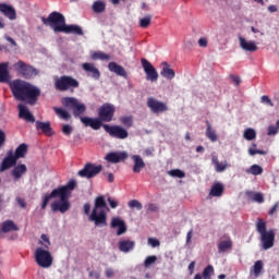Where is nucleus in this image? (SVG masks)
<instances>
[{
	"instance_id": "obj_61",
	"label": "nucleus",
	"mask_w": 279,
	"mask_h": 279,
	"mask_svg": "<svg viewBox=\"0 0 279 279\" xmlns=\"http://www.w3.org/2000/svg\"><path fill=\"white\" fill-rule=\"evenodd\" d=\"M108 203H109V206H111V208H117V206H119V202L112 199V198H108Z\"/></svg>"
},
{
	"instance_id": "obj_48",
	"label": "nucleus",
	"mask_w": 279,
	"mask_h": 279,
	"mask_svg": "<svg viewBox=\"0 0 279 279\" xmlns=\"http://www.w3.org/2000/svg\"><path fill=\"white\" fill-rule=\"evenodd\" d=\"M215 274V268L213 266H207L203 271L204 279H210V276Z\"/></svg>"
},
{
	"instance_id": "obj_45",
	"label": "nucleus",
	"mask_w": 279,
	"mask_h": 279,
	"mask_svg": "<svg viewBox=\"0 0 279 279\" xmlns=\"http://www.w3.org/2000/svg\"><path fill=\"white\" fill-rule=\"evenodd\" d=\"M151 19H153L151 14H147V15L141 17L140 19V27H142L143 29H147V27H149V25H151Z\"/></svg>"
},
{
	"instance_id": "obj_20",
	"label": "nucleus",
	"mask_w": 279,
	"mask_h": 279,
	"mask_svg": "<svg viewBox=\"0 0 279 279\" xmlns=\"http://www.w3.org/2000/svg\"><path fill=\"white\" fill-rule=\"evenodd\" d=\"M0 12L3 14L9 21H16V9L8 3H0Z\"/></svg>"
},
{
	"instance_id": "obj_35",
	"label": "nucleus",
	"mask_w": 279,
	"mask_h": 279,
	"mask_svg": "<svg viewBox=\"0 0 279 279\" xmlns=\"http://www.w3.org/2000/svg\"><path fill=\"white\" fill-rule=\"evenodd\" d=\"M256 130L252 128H247L243 131L242 136L244 141H256Z\"/></svg>"
},
{
	"instance_id": "obj_4",
	"label": "nucleus",
	"mask_w": 279,
	"mask_h": 279,
	"mask_svg": "<svg viewBox=\"0 0 279 279\" xmlns=\"http://www.w3.org/2000/svg\"><path fill=\"white\" fill-rule=\"evenodd\" d=\"M89 221H92L96 228H106V226H108V214H106V199L104 196H99L95 199L92 215H89Z\"/></svg>"
},
{
	"instance_id": "obj_46",
	"label": "nucleus",
	"mask_w": 279,
	"mask_h": 279,
	"mask_svg": "<svg viewBox=\"0 0 279 279\" xmlns=\"http://www.w3.org/2000/svg\"><path fill=\"white\" fill-rule=\"evenodd\" d=\"M157 262H158V256L149 255L144 260V267L146 269H149V267H151V265H155Z\"/></svg>"
},
{
	"instance_id": "obj_40",
	"label": "nucleus",
	"mask_w": 279,
	"mask_h": 279,
	"mask_svg": "<svg viewBox=\"0 0 279 279\" xmlns=\"http://www.w3.org/2000/svg\"><path fill=\"white\" fill-rule=\"evenodd\" d=\"M53 110L60 119H63L64 121H69V119H71V113H69V111L65 109L53 107Z\"/></svg>"
},
{
	"instance_id": "obj_38",
	"label": "nucleus",
	"mask_w": 279,
	"mask_h": 279,
	"mask_svg": "<svg viewBox=\"0 0 279 279\" xmlns=\"http://www.w3.org/2000/svg\"><path fill=\"white\" fill-rule=\"evenodd\" d=\"M245 173H247L248 175H263V167H260L259 165H253L250 168H247L245 170Z\"/></svg>"
},
{
	"instance_id": "obj_42",
	"label": "nucleus",
	"mask_w": 279,
	"mask_h": 279,
	"mask_svg": "<svg viewBox=\"0 0 279 279\" xmlns=\"http://www.w3.org/2000/svg\"><path fill=\"white\" fill-rule=\"evenodd\" d=\"M90 58L92 60H110V54H106L105 52L101 51H92L90 52Z\"/></svg>"
},
{
	"instance_id": "obj_57",
	"label": "nucleus",
	"mask_w": 279,
	"mask_h": 279,
	"mask_svg": "<svg viewBox=\"0 0 279 279\" xmlns=\"http://www.w3.org/2000/svg\"><path fill=\"white\" fill-rule=\"evenodd\" d=\"M52 195H53V192H51L50 194H46V195L44 196L43 202H46V203L49 204V202H50L51 199H56V196H52Z\"/></svg>"
},
{
	"instance_id": "obj_29",
	"label": "nucleus",
	"mask_w": 279,
	"mask_h": 279,
	"mask_svg": "<svg viewBox=\"0 0 279 279\" xmlns=\"http://www.w3.org/2000/svg\"><path fill=\"white\" fill-rule=\"evenodd\" d=\"M132 160L134 161L133 171L134 173H141L145 169V161L138 155H133Z\"/></svg>"
},
{
	"instance_id": "obj_24",
	"label": "nucleus",
	"mask_w": 279,
	"mask_h": 279,
	"mask_svg": "<svg viewBox=\"0 0 279 279\" xmlns=\"http://www.w3.org/2000/svg\"><path fill=\"white\" fill-rule=\"evenodd\" d=\"M118 247L123 254H130V252H132L134 247H136V242L132 240H121L118 243Z\"/></svg>"
},
{
	"instance_id": "obj_63",
	"label": "nucleus",
	"mask_w": 279,
	"mask_h": 279,
	"mask_svg": "<svg viewBox=\"0 0 279 279\" xmlns=\"http://www.w3.org/2000/svg\"><path fill=\"white\" fill-rule=\"evenodd\" d=\"M268 12H270V13H272V14H274L275 12H278V7H277V5H274V4H272V5H269V7H268Z\"/></svg>"
},
{
	"instance_id": "obj_54",
	"label": "nucleus",
	"mask_w": 279,
	"mask_h": 279,
	"mask_svg": "<svg viewBox=\"0 0 279 279\" xmlns=\"http://www.w3.org/2000/svg\"><path fill=\"white\" fill-rule=\"evenodd\" d=\"M260 102L264 104L265 106H270V108H274V102L271 101L269 96H262Z\"/></svg>"
},
{
	"instance_id": "obj_12",
	"label": "nucleus",
	"mask_w": 279,
	"mask_h": 279,
	"mask_svg": "<svg viewBox=\"0 0 279 279\" xmlns=\"http://www.w3.org/2000/svg\"><path fill=\"white\" fill-rule=\"evenodd\" d=\"M141 62H142V66L146 75L147 82H151L153 84H156L159 77L158 70H156V68H154V65L147 59H142Z\"/></svg>"
},
{
	"instance_id": "obj_52",
	"label": "nucleus",
	"mask_w": 279,
	"mask_h": 279,
	"mask_svg": "<svg viewBox=\"0 0 279 279\" xmlns=\"http://www.w3.org/2000/svg\"><path fill=\"white\" fill-rule=\"evenodd\" d=\"M62 133L65 134V136H71V134H73V126L70 124H63Z\"/></svg>"
},
{
	"instance_id": "obj_37",
	"label": "nucleus",
	"mask_w": 279,
	"mask_h": 279,
	"mask_svg": "<svg viewBox=\"0 0 279 279\" xmlns=\"http://www.w3.org/2000/svg\"><path fill=\"white\" fill-rule=\"evenodd\" d=\"M37 130H41L47 136H51V123L49 122H36Z\"/></svg>"
},
{
	"instance_id": "obj_51",
	"label": "nucleus",
	"mask_w": 279,
	"mask_h": 279,
	"mask_svg": "<svg viewBox=\"0 0 279 279\" xmlns=\"http://www.w3.org/2000/svg\"><path fill=\"white\" fill-rule=\"evenodd\" d=\"M120 121L126 128H132V123H134V121L132 120V117H123L120 119Z\"/></svg>"
},
{
	"instance_id": "obj_3",
	"label": "nucleus",
	"mask_w": 279,
	"mask_h": 279,
	"mask_svg": "<svg viewBox=\"0 0 279 279\" xmlns=\"http://www.w3.org/2000/svg\"><path fill=\"white\" fill-rule=\"evenodd\" d=\"M41 21L44 25L50 27L56 34H75L76 36H82V34H84L82 27L75 24L66 25L64 15L59 12H52L47 19L43 17Z\"/></svg>"
},
{
	"instance_id": "obj_34",
	"label": "nucleus",
	"mask_w": 279,
	"mask_h": 279,
	"mask_svg": "<svg viewBox=\"0 0 279 279\" xmlns=\"http://www.w3.org/2000/svg\"><path fill=\"white\" fill-rule=\"evenodd\" d=\"M232 250V240H222L218 244V252L219 254H223Z\"/></svg>"
},
{
	"instance_id": "obj_41",
	"label": "nucleus",
	"mask_w": 279,
	"mask_h": 279,
	"mask_svg": "<svg viewBox=\"0 0 279 279\" xmlns=\"http://www.w3.org/2000/svg\"><path fill=\"white\" fill-rule=\"evenodd\" d=\"M256 154H258L259 156H266L267 151L258 149V145H256V143H253L248 147V155L250 156H256Z\"/></svg>"
},
{
	"instance_id": "obj_21",
	"label": "nucleus",
	"mask_w": 279,
	"mask_h": 279,
	"mask_svg": "<svg viewBox=\"0 0 279 279\" xmlns=\"http://www.w3.org/2000/svg\"><path fill=\"white\" fill-rule=\"evenodd\" d=\"M82 69L87 73L88 77H93V80H99V77H101V72H99V69L93 63H83Z\"/></svg>"
},
{
	"instance_id": "obj_23",
	"label": "nucleus",
	"mask_w": 279,
	"mask_h": 279,
	"mask_svg": "<svg viewBox=\"0 0 279 279\" xmlns=\"http://www.w3.org/2000/svg\"><path fill=\"white\" fill-rule=\"evenodd\" d=\"M19 110H20V119H24V121H27L28 123H34L36 119L34 118V114L29 111L27 106L24 104L19 105Z\"/></svg>"
},
{
	"instance_id": "obj_49",
	"label": "nucleus",
	"mask_w": 279,
	"mask_h": 279,
	"mask_svg": "<svg viewBox=\"0 0 279 279\" xmlns=\"http://www.w3.org/2000/svg\"><path fill=\"white\" fill-rule=\"evenodd\" d=\"M129 208H136V210H143V204L136 199H132L128 203Z\"/></svg>"
},
{
	"instance_id": "obj_44",
	"label": "nucleus",
	"mask_w": 279,
	"mask_h": 279,
	"mask_svg": "<svg viewBox=\"0 0 279 279\" xmlns=\"http://www.w3.org/2000/svg\"><path fill=\"white\" fill-rule=\"evenodd\" d=\"M93 11L96 12V14H101V12H106V2L101 0L95 1L93 4Z\"/></svg>"
},
{
	"instance_id": "obj_31",
	"label": "nucleus",
	"mask_w": 279,
	"mask_h": 279,
	"mask_svg": "<svg viewBox=\"0 0 279 279\" xmlns=\"http://www.w3.org/2000/svg\"><path fill=\"white\" fill-rule=\"evenodd\" d=\"M263 267H265V264H263V260H257L251 268V276H254V278H258L260 274H263Z\"/></svg>"
},
{
	"instance_id": "obj_18",
	"label": "nucleus",
	"mask_w": 279,
	"mask_h": 279,
	"mask_svg": "<svg viewBox=\"0 0 279 279\" xmlns=\"http://www.w3.org/2000/svg\"><path fill=\"white\" fill-rule=\"evenodd\" d=\"M101 121V118L81 117V123H83L85 128H92V130H100L104 125Z\"/></svg>"
},
{
	"instance_id": "obj_11",
	"label": "nucleus",
	"mask_w": 279,
	"mask_h": 279,
	"mask_svg": "<svg viewBox=\"0 0 279 279\" xmlns=\"http://www.w3.org/2000/svg\"><path fill=\"white\" fill-rule=\"evenodd\" d=\"M102 128L105 132L109 134V136H112V138H119L120 141H123L129 136L128 130L121 125L104 124Z\"/></svg>"
},
{
	"instance_id": "obj_15",
	"label": "nucleus",
	"mask_w": 279,
	"mask_h": 279,
	"mask_svg": "<svg viewBox=\"0 0 279 279\" xmlns=\"http://www.w3.org/2000/svg\"><path fill=\"white\" fill-rule=\"evenodd\" d=\"M110 227L113 230H117V236H121L128 232V225H125V220L119 216H113L111 218Z\"/></svg>"
},
{
	"instance_id": "obj_60",
	"label": "nucleus",
	"mask_w": 279,
	"mask_h": 279,
	"mask_svg": "<svg viewBox=\"0 0 279 279\" xmlns=\"http://www.w3.org/2000/svg\"><path fill=\"white\" fill-rule=\"evenodd\" d=\"M4 143H5V132L0 130V147H3Z\"/></svg>"
},
{
	"instance_id": "obj_14",
	"label": "nucleus",
	"mask_w": 279,
	"mask_h": 279,
	"mask_svg": "<svg viewBox=\"0 0 279 279\" xmlns=\"http://www.w3.org/2000/svg\"><path fill=\"white\" fill-rule=\"evenodd\" d=\"M114 106L111 104H104L98 110V117L106 123H110L114 117Z\"/></svg>"
},
{
	"instance_id": "obj_8",
	"label": "nucleus",
	"mask_w": 279,
	"mask_h": 279,
	"mask_svg": "<svg viewBox=\"0 0 279 279\" xmlns=\"http://www.w3.org/2000/svg\"><path fill=\"white\" fill-rule=\"evenodd\" d=\"M54 86L57 90H69L70 88H77L80 82L72 76H61L54 78Z\"/></svg>"
},
{
	"instance_id": "obj_50",
	"label": "nucleus",
	"mask_w": 279,
	"mask_h": 279,
	"mask_svg": "<svg viewBox=\"0 0 279 279\" xmlns=\"http://www.w3.org/2000/svg\"><path fill=\"white\" fill-rule=\"evenodd\" d=\"M279 129L278 125H269L267 128V136H276V134H278Z\"/></svg>"
},
{
	"instance_id": "obj_10",
	"label": "nucleus",
	"mask_w": 279,
	"mask_h": 279,
	"mask_svg": "<svg viewBox=\"0 0 279 279\" xmlns=\"http://www.w3.org/2000/svg\"><path fill=\"white\" fill-rule=\"evenodd\" d=\"M146 106L153 114H165L169 110L167 102L158 100L157 98L149 97L146 100Z\"/></svg>"
},
{
	"instance_id": "obj_39",
	"label": "nucleus",
	"mask_w": 279,
	"mask_h": 279,
	"mask_svg": "<svg viewBox=\"0 0 279 279\" xmlns=\"http://www.w3.org/2000/svg\"><path fill=\"white\" fill-rule=\"evenodd\" d=\"M38 245L44 250H49V247H51V241L49 240V236H47V234H41L38 240Z\"/></svg>"
},
{
	"instance_id": "obj_55",
	"label": "nucleus",
	"mask_w": 279,
	"mask_h": 279,
	"mask_svg": "<svg viewBox=\"0 0 279 279\" xmlns=\"http://www.w3.org/2000/svg\"><path fill=\"white\" fill-rule=\"evenodd\" d=\"M198 46H199V47H203V48L208 47V38H206V37H201V38L198 39Z\"/></svg>"
},
{
	"instance_id": "obj_28",
	"label": "nucleus",
	"mask_w": 279,
	"mask_h": 279,
	"mask_svg": "<svg viewBox=\"0 0 279 279\" xmlns=\"http://www.w3.org/2000/svg\"><path fill=\"white\" fill-rule=\"evenodd\" d=\"M108 69L111 73H116V75H119L120 77H128V72L125 69L117 64V62H110L108 64Z\"/></svg>"
},
{
	"instance_id": "obj_53",
	"label": "nucleus",
	"mask_w": 279,
	"mask_h": 279,
	"mask_svg": "<svg viewBox=\"0 0 279 279\" xmlns=\"http://www.w3.org/2000/svg\"><path fill=\"white\" fill-rule=\"evenodd\" d=\"M147 243L150 247H160V241L155 238H148Z\"/></svg>"
},
{
	"instance_id": "obj_5",
	"label": "nucleus",
	"mask_w": 279,
	"mask_h": 279,
	"mask_svg": "<svg viewBox=\"0 0 279 279\" xmlns=\"http://www.w3.org/2000/svg\"><path fill=\"white\" fill-rule=\"evenodd\" d=\"M256 230L260 236L263 250H271V247H274V241H276V233L274 230H267V222L264 220H258L256 222Z\"/></svg>"
},
{
	"instance_id": "obj_56",
	"label": "nucleus",
	"mask_w": 279,
	"mask_h": 279,
	"mask_svg": "<svg viewBox=\"0 0 279 279\" xmlns=\"http://www.w3.org/2000/svg\"><path fill=\"white\" fill-rule=\"evenodd\" d=\"M114 274H116V271L112 268H107L105 270V275H106L107 278H114Z\"/></svg>"
},
{
	"instance_id": "obj_36",
	"label": "nucleus",
	"mask_w": 279,
	"mask_h": 279,
	"mask_svg": "<svg viewBox=\"0 0 279 279\" xmlns=\"http://www.w3.org/2000/svg\"><path fill=\"white\" fill-rule=\"evenodd\" d=\"M206 137L211 142V143H217L219 137L217 136V132L213 129L210 123L207 122V128H206Z\"/></svg>"
},
{
	"instance_id": "obj_1",
	"label": "nucleus",
	"mask_w": 279,
	"mask_h": 279,
	"mask_svg": "<svg viewBox=\"0 0 279 279\" xmlns=\"http://www.w3.org/2000/svg\"><path fill=\"white\" fill-rule=\"evenodd\" d=\"M10 88L17 101H27L31 106H34L40 97V89L27 81L14 80L10 83Z\"/></svg>"
},
{
	"instance_id": "obj_32",
	"label": "nucleus",
	"mask_w": 279,
	"mask_h": 279,
	"mask_svg": "<svg viewBox=\"0 0 279 279\" xmlns=\"http://www.w3.org/2000/svg\"><path fill=\"white\" fill-rule=\"evenodd\" d=\"M26 155H27V144H21L15 149V153H13V158H15V160H19L20 158H25Z\"/></svg>"
},
{
	"instance_id": "obj_27",
	"label": "nucleus",
	"mask_w": 279,
	"mask_h": 279,
	"mask_svg": "<svg viewBox=\"0 0 279 279\" xmlns=\"http://www.w3.org/2000/svg\"><path fill=\"white\" fill-rule=\"evenodd\" d=\"M25 173H27V166L25 163H20L13 168L11 175L14 180H21Z\"/></svg>"
},
{
	"instance_id": "obj_47",
	"label": "nucleus",
	"mask_w": 279,
	"mask_h": 279,
	"mask_svg": "<svg viewBox=\"0 0 279 279\" xmlns=\"http://www.w3.org/2000/svg\"><path fill=\"white\" fill-rule=\"evenodd\" d=\"M248 197L253 202H257V204H263V202H265V197L263 196V193L250 192Z\"/></svg>"
},
{
	"instance_id": "obj_62",
	"label": "nucleus",
	"mask_w": 279,
	"mask_h": 279,
	"mask_svg": "<svg viewBox=\"0 0 279 279\" xmlns=\"http://www.w3.org/2000/svg\"><path fill=\"white\" fill-rule=\"evenodd\" d=\"M193 239V231L190 230L186 234V244L191 245V240Z\"/></svg>"
},
{
	"instance_id": "obj_58",
	"label": "nucleus",
	"mask_w": 279,
	"mask_h": 279,
	"mask_svg": "<svg viewBox=\"0 0 279 279\" xmlns=\"http://www.w3.org/2000/svg\"><path fill=\"white\" fill-rule=\"evenodd\" d=\"M16 202H17L20 208H26L27 203H25V199L17 197Z\"/></svg>"
},
{
	"instance_id": "obj_19",
	"label": "nucleus",
	"mask_w": 279,
	"mask_h": 279,
	"mask_svg": "<svg viewBox=\"0 0 279 279\" xmlns=\"http://www.w3.org/2000/svg\"><path fill=\"white\" fill-rule=\"evenodd\" d=\"M128 151L109 153L106 155L105 160L117 165L118 162H121V160H128Z\"/></svg>"
},
{
	"instance_id": "obj_26",
	"label": "nucleus",
	"mask_w": 279,
	"mask_h": 279,
	"mask_svg": "<svg viewBox=\"0 0 279 279\" xmlns=\"http://www.w3.org/2000/svg\"><path fill=\"white\" fill-rule=\"evenodd\" d=\"M162 65L163 66L160 71L161 77L169 81L175 80V71L171 69V65H169L167 62H163Z\"/></svg>"
},
{
	"instance_id": "obj_30",
	"label": "nucleus",
	"mask_w": 279,
	"mask_h": 279,
	"mask_svg": "<svg viewBox=\"0 0 279 279\" xmlns=\"http://www.w3.org/2000/svg\"><path fill=\"white\" fill-rule=\"evenodd\" d=\"M10 63H0V82H8L10 80V71H8Z\"/></svg>"
},
{
	"instance_id": "obj_17",
	"label": "nucleus",
	"mask_w": 279,
	"mask_h": 279,
	"mask_svg": "<svg viewBox=\"0 0 279 279\" xmlns=\"http://www.w3.org/2000/svg\"><path fill=\"white\" fill-rule=\"evenodd\" d=\"M16 158L14 157V151L10 150L7 153V156L3 158V160L0 163V173H3V171H8V169H12L14 165H16Z\"/></svg>"
},
{
	"instance_id": "obj_64",
	"label": "nucleus",
	"mask_w": 279,
	"mask_h": 279,
	"mask_svg": "<svg viewBox=\"0 0 279 279\" xmlns=\"http://www.w3.org/2000/svg\"><path fill=\"white\" fill-rule=\"evenodd\" d=\"M89 278L99 279V272H97V271L89 272Z\"/></svg>"
},
{
	"instance_id": "obj_6",
	"label": "nucleus",
	"mask_w": 279,
	"mask_h": 279,
	"mask_svg": "<svg viewBox=\"0 0 279 279\" xmlns=\"http://www.w3.org/2000/svg\"><path fill=\"white\" fill-rule=\"evenodd\" d=\"M11 69L14 73H17V75H22V77H25L26 80H32L33 77H36V75H38L39 73L38 69L25 63V61L23 60L15 61L12 64Z\"/></svg>"
},
{
	"instance_id": "obj_2",
	"label": "nucleus",
	"mask_w": 279,
	"mask_h": 279,
	"mask_svg": "<svg viewBox=\"0 0 279 279\" xmlns=\"http://www.w3.org/2000/svg\"><path fill=\"white\" fill-rule=\"evenodd\" d=\"M75 186H77V183L75 180H71L68 184L52 191V197H54V201L51 204V210L53 213H61L64 215V213H69V210H71V202L69 198L71 197V192Z\"/></svg>"
},
{
	"instance_id": "obj_59",
	"label": "nucleus",
	"mask_w": 279,
	"mask_h": 279,
	"mask_svg": "<svg viewBox=\"0 0 279 279\" xmlns=\"http://www.w3.org/2000/svg\"><path fill=\"white\" fill-rule=\"evenodd\" d=\"M231 82L234 86H239L241 84V77L239 76H231Z\"/></svg>"
},
{
	"instance_id": "obj_33",
	"label": "nucleus",
	"mask_w": 279,
	"mask_h": 279,
	"mask_svg": "<svg viewBox=\"0 0 279 279\" xmlns=\"http://www.w3.org/2000/svg\"><path fill=\"white\" fill-rule=\"evenodd\" d=\"M209 195H211V197H221L223 195V184L215 183L211 186Z\"/></svg>"
},
{
	"instance_id": "obj_25",
	"label": "nucleus",
	"mask_w": 279,
	"mask_h": 279,
	"mask_svg": "<svg viewBox=\"0 0 279 279\" xmlns=\"http://www.w3.org/2000/svg\"><path fill=\"white\" fill-rule=\"evenodd\" d=\"M19 227L12 220H5L0 225V234H8V232H16Z\"/></svg>"
},
{
	"instance_id": "obj_43",
	"label": "nucleus",
	"mask_w": 279,
	"mask_h": 279,
	"mask_svg": "<svg viewBox=\"0 0 279 279\" xmlns=\"http://www.w3.org/2000/svg\"><path fill=\"white\" fill-rule=\"evenodd\" d=\"M167 173L170 178H179V180L186 178V173L181 169H172L169 170Z\"/></svg>"
},
{
	"instance_id": "obj_7",
	"label": "nucleus",
	"mask_w": 279,
	"mask_h": 279,
	"mask_svg": "<svg viewBox=\"0 0 279 279\" xmlns=\"http://www.w3.org/2000/svg\"><path fill=\"white\" fill-rule=\"evenodd\" d=\"M35 263L43 269H49L53 265V255L49 250L37 246L35 250Z\"/></svg>"
},
{
	"instance_id": "obj_13",
	"label": "nucleus",
	"mask_w": 279,
	"mask_h": 279,
	"mask_svg": "<svg viewBox=\"0 0 279 279\" xmlns=\"http://www.w3.org/2000/svg\"><path fill=\"white\" fill-rule=\"evenodd\" d=\"M239 47L242 51H245V53H254L258 51V44L256 40L247 39L246 37L239 36Z\"/></svg>"
},
{
	"instance_id": "obj_22",
	"label": "nucleus",
	"mask_w": 279,
	"mask_h": 279,
	"mask_svg": "<svg viewBox=\"0 0 279 279\" xmlns=\"http://www.w3.org/2000/svg\"><path fill=\"white\" fill-rule=\"evenodd\" d=\"M211 165L214 166L216 173H223V171H227V169L230 167V163L228 161H219V157L216 155L211 156Z\"/></svg>"
},
{
	"instance_id": "obj_16",
	"label": "nucleus",
	"mask_w": 279,
	"mask_h": 279,
	"mask_svg": "<svg viewBox=\"0 0 279 279\" xmlns=\"http://www.w3.org/2000/svg\"><path fill=\"white\" fill-rule=\"evenodd\" d=\"M101 172V166H95L93 163H87L85 167L78 171L81 178H95L98 173Z\"/></svg>"
},
{
	"instance_id": "obj_9",
	"label": "nucleus",
	"mask_w": 279,
	"mask_h": 279,
	"mask_svg": "<svg viewBox=\"0 0 279 279\" xmlns=\"http://www.w3.org/2000/svg\"><path fill=\"white\" fill-rule=\"evenodd\" d=\"M62 104L65 108H71L73 110L74 117H80V114H84V112H86V105L80 102L76 98H62Z\"/></svg>"
}]
</instances>
